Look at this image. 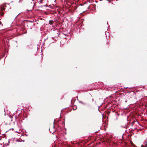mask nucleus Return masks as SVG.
<instances>
[{
    "label": "nucleus",
    "instance_id": "obj_1",
    "mask_svg": "<svg viewBox=\"0 0 147 147\" xmlns=\"http://www.w3.org/2000/svg\"><path fill=\"white\" fill-rule=\"evenodd\" d=\"M54 23L53 20H50L49 21V24L51 25H52Z\"/></svg>",
    "mask_w": 147,
    "mask_h": 147
},
{
    "label": "nucleus",
    "instance_id": "obj_2",
    "mask_svg": "<svg viewBox=\"0 0 147 147\" xmlns=\"http://www.w3.org/2000/svg\"><path fill=\"white\" fill-rule=\"evenodd\" d=\"M77 9V7H75V5L74 7H73L72 8V9L74 10H76Z\"/></svg>",
    "mask_w": 147,
    "mask_h": 147
},
{
    "label": "nucleus",
    "instance_id": "obj_3",
    "mask_svg": "<svg viewBox=\"0 0 147 147\" xmlns=\"http://www.w3.org/2000/svg\"><path fill=\"white\" fill-rule=\"evenodd\" d=\"M79 102L80 103H81L82 104H83V105H86V103H84L83 102H82V101H80Z\"/></svg>",
    "mask_w": 147,
    "mask_h": 147
},
{
    "label": "nucleus",
    "instance_id": "obj_4",
    "mask_svg": "<svg viewBox=\"0 0 147 147\" xmlns=\"http://www.w3.org/2000/svg\"><path fill=\"white\" fill-rule=\"evenodd\" d=\"M4 12H2V13L0 12V15L1 16H2L4 14Z\"/></svg>",
    "mask_w": 147,
    "mask_h": 147
},
{
    "label": "nucleus",
    "instance_id": "obj_5",
    "mask_svg": "<svg viewBox=\"0 0 147 147\" xmlns=\"http://www.w3.org/2000/svg\"><path fill=\"white\" fill-rule=\"evenodd\" d=\"M90 111V109L89 108H88L87 109V111L88 112H89Z\"/></svg>",
    "mask_w": 147,
    "mask_h": 147
},
{
    "label": "nucleus",
    "instance_id": "obj_6",
    "mask_svg": "<svg viewBox=\"0 0 147 147\" xmlns=\"http://www.w3.org/2000/svg\"><path fill=\"white\" fill-rule=\"evenodd\" d=\"M145 145L146 146L147 145V140L146 142H145Z\"/></svg>",
    "mask_w": 147,
    "mask_h": 147
},
{
    "label": "nucleus",
    "instance_id": "obj_7",
    "mask_svg": "<svg viewBox=\"0 0 147 147\" xmlns=\"http://www.w3.org/2000/svg\"><path fill=\"white\" fill-rule=\"evenodd\" d=\"M2 24L1 22H0V24L1 25Z\"/></svg>",
    "mask_w": 147,
    "mask_h": 147
},
{
    "label": "nucleus",
    "instance_id": "obj_8",
    "mask_svg": "<svg viewBox=\"0 0 147 147\" xmlns=\"http://www.w3.org/2000/svg\"><path fill=\"white\" fill-rule=\"evenodd\" d=\"M1 8V10H2V11H3V9H2V8Z\"/></svg>",
    "mask_w": 147,
    "mask_h": 147
}]
</instances>
